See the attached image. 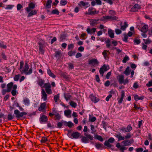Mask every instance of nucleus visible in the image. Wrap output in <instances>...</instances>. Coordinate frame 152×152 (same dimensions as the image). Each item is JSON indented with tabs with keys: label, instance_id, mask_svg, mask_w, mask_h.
I'll return each mask as SVG.
<instances>
[{
	"label": "nucleus",
	"instance_id": "obj_24",
	"mask_svg": "<svg viewBox=\"0 0 152 152\" xmlns=\"http://www.w3.org/2000/svg\"><path fill=\"white\" fill-rule=\"evenodd\" d=\"M117 78L118 80L119 83L120 84H122L123 83H124V77L123 75H119L117 76Z\"/></svg>",
	"mask_w": 152,
	"mask_h": 152
},
{
	"label": "nucleus",
	"instance_id": "obj_62",
	"mask_svg": "<svg viewBox=\"0 0 152 152\" xmlns=\"http://www.w3.org/2000/svg\"><path fill=\"white\" fill-rule=\"evenodd\" d=\"M74 47V45L72 43L68 45V50L72 49Z\"/></svg>",
	"mask_w": 152,
	"mask_h": 152
},
{
	"label": "nucleus",
	"instance_id": "obj_23",
	"mask_svg": "<svg viewBox=\"0 0 152 152\" xmlns=\"http://www.w3.org/2000/svg\"><path fill=\"white\" fill-rule=\"evenodd\" d=\"M122 24V22H121V23L120 24L121 26V29L123 31H125L126 30V28L128 27V25L126 22H124V25H123Z\"/></svg>",
	"mask_w": 152,
	"mask_h": 152
},
{
	"label": "nucleus",
	"instance_id": "obj_53",
	"mask_svg": "<svg viewBox=\"0 0 152 152\" xmlns=\"http://www.w3.org/2000/svg\"><path fill=\"white\" fill-rule=\"evenodd\" d=\"M57 127L56 126H55L59 129L61 128L63 126L62 121H61L60 122H58L57 124Z\"/></svg>",
	"mask_w": 152,
	"mask_h": 152
},
{
	"label": "nucleus",
	"instance_id": "obj_22",
	"mask_svg": "<svg viewBox=\"0 0 152 152\" xmlns=\"http://www.w3.org/2000/svg\"><path fill=\"white\" fill-rule=\"evenodd\" d=\"M44 80L42 79H38L37 81V83L38 85L42 88H43V86L44 84Z\"/></svg>",
	"mask_w": 152,
	"mask_h": 152
},
{
	"label": "nucleus",
	"instance_id": "obj_47",
	"mask_svg": "<svg viewBox=\"0 0 152 152\" xmlns=\"http://www.w3.org/2000/svg\"><path fill=\"white\" fill-rule=\"evenodd\" d=\"M48 140L47 138L46 137H42V139L40 140V142L42 143H45L48 141Z\"/></svg>",
	"mask_w": 152,
	"mask_h": 152
},
{
	"label": "nucleus",
	"instance_id": "obj_37",
	"mask_svg": "<svg viewBox=\"0 0 152 152\" xmlns=\"http://www.w3.org/2000/svg\"><path fill=\"white\" fill-rule=\"evenodd\" d=\"M108 33L109 37L111 38H113L114 37V33L112 30H109Z\"/></svg>",
	"mask_w": 152,
	"mask_h": 152
},
{
	"label": "nucleus",
	"instance_id": "obj_36",
	"mask_svg": "<svg viewBox=\"0 0 152 152\" xmlns=\"http://www.w3.org/2000/svg\"><path fill=\"white\" fill-rule=\"evenodd\" d=\"M130 71L131 70H129V67L128 66L127 67L123 73L126 75L127 76L129 75Z\"/></svg>",
	"mask_w": 152,
	"mask_h": 152
},
{
	"label": "nucleus",
	"instance_id": "obj_5",
	"mask_svg": "<svg viewBox=\"0 0 152 152\" xmlns=\"http://www.w3.org/2000/svg\"><path fill=\"white\" fill-rule=\"evenodd\" d=\"M115 141V140L114 138L111 137L109 138L107 140L105 141L104 143V145L105 146L107 147V148H111L113 147L114 145L110 144V143H113Z\"/></svg>",
	"mask_w": 152,
	"mask_h": 152
},
{
	"label": "nucleus",
	"instance_id": "obj_52",
	"mask_svg": "<svg viewBox=\"0 0 152 152\" xmlns=\"http://www.w3.org/2000/svg\"><path fill=\"white\" fill-rule=\"evenodd\" d=\"M59 94H57V95H55L54 96V101L56 102H58V100H59Z\"/></svg>",
	"mask_w": 152,
	"mask_h": 152
},
{
	"label": "nucleus",
	"instance_id": "obj_38",
	"mask_svg": "<svg viewBox=\"0 0 152 152\" xmlns=\"http://www.w3.org/2000/svg\"><path fill=\"white\" fill-rule=\"evenodd\" d=\"M54 56L56 58H60L61 56V53L60 51H57L55 52Z\"/></svg>",
	"mask_w": 152,
	"mask_h": 152
},
{
	"label": "nucleus",
	"instance_id": "obj_57",
	"mask_svg": "<svg viewBox=\"0 0 152 152\" xmlns=\"http://www.w3.org/2000/svg\"><path fill=\"white\" fill-rule=\"evenodd\" d=\"M68 65V67L69 69H74V64L72 63L69 62L67 64Z\"/></svg>",
	"mask_w": 152,
	"mask_h": 152
},
{
	"label": "nucleus",
	"instance_id": "obj_9",
	"mask_svg": "<svg viewBox=\"0 0 152 152\" xmlns=\"http://www.w3.org/2000/svg\"><path fill=\"white\" fill-rule=\"evenodd\" d=\"M48 120L47 117L45 115H42L39 118V122L41 124H44L46 123Z\"/></svg>",
	"mask_w": 152,
	"mask_h": 152
},
{
	"label": "nucleus",
	"instance_id": "obj_13",
	"mask_svg": "<svg viewBox=\"0 0 152 152\" xmlns=\"http://www.w3.org/2000/svg\"><path fill=\"white\" fill-rule=\"evenodd\" d=\"M103 18L105 20H116L118 19L117 17L114 15H107L104 16H103Z\"/></svg>",
	"mask_w": 152,
	"mask_h": 152
},
{
	"label": "nucleus",
	"instance_id": "obj_30",
	"mask_svg": "<svg viewBox=\"0 0 152 152\" xmlns=\"http://www.w3.org/2000/svg\"><path fill=\"white\" fill-rule=\"evenodd\" d=\"M52 0H48L45 5V7L46 9H49L51 7Z\"/></svg>",
	"mask_w": 152,
	"mask_h": 152
},
{
	"label": "nucleus",
	"instance_id": "obj_42",
	"mask_svg": "<svg viewBox=\"0 0 152 152\" xmlns=\"http://www.w3.org/2000/svg\"><path fill=\"white\" fill-rule=\"evenodd\" d=\"M64 113L65 115L68 117V116L71 114V111L70 110H65Z\"/></svg>",
	"mask_w": 152,
	"mask_h": 152
},
{
	"label": "nucleus",
	"instance_id": "obj_6",
	"mask_svg": "<svg viewBox=\"0 0 152 152\" xmlns=\"http://www.w3.org/2000/svg\"><path fill=\"white\" fill-rule=\"evenodd\" d=\"M110 69L109 65H106L105 64H104L100 69L99 70V72L100 74L103 76L104 75V72L107 71Z\"/></svg>",
	"mask_w": 152,
	"mask_h": 152
},
{
	"label": "nucleus",
	"instance_id": "obj_18",
	"mask_svg": "<svg viewBox=\"0 0 152 152\" xmlns=\"http://www.w3.org/2000/svg\"><path fill=\"white\" fill-rule=\"evenodd\" d=\"M109 51L106 50H104L102 52V54L105 59L109 58V57L108 56L109 55Z\"/></svg>",
	"mask_w": 152,
	"mask_h": 152
},
{
	"label": "nucleus",
	"instance_id": "obj_10",
	"mask_svg": "<svg viewBox=\"0 0 152 152\" xmlns=\"http://www.w3.org/2000/svg\"><path fill=\"white\" fill-rule=\"evenodd\" d=\"M99 20V19H92L90 21V24L92 26H96L99 23L98 21Z\"/></svg>",
	"mask_w": 152,
	"mask_h": 152
},
{
	"label": "nucleus",
	"instance_id": "obj_64",
	"mask_svg": "<svg viewBox=\"0 0 152 152\" xmlns=\"http://www.w3.org/2000/svg\"><path fill=\"white\" fill-rule=\"evenodd\" d=\"M105 42L106 43V47L107 48H109L111 45L110 44V40H109V39H108L107 41H105Z\"/></svg>",
	"mask_w": 152,
	"mask_h": 152
},
{
	"label": "nucleus",
	"instance_id": "obj_48",
	"mask_svg": "<svg viewBox=\"0 0 152 152\" xmlns=\"http://www.w3.org/2000/svg\"><path fill=\"white\" fill-rule=\"evenodd\" d=\"M90 126L91 127V129L92 131L91 133L93 134H94L95 132H96V131L95 129L94 126L92 125H91Z\"/></svg>",
	"mask_w": 152,
	"mask_h": 152
},
{
	"label": "nucleus",
	"instance_id": "obj_27",
	"mask_svg": "<svg viewBox=\"0 0 152 152\" xmlns=\"http://www.w3.org/2000/svg\"><path fill=\"white\" fill-rule=\"evenodd\" d=\"M46 103L45 102H43L41 104L38 110L39 111H41L45 109Z\"/></svg>",
	"mask_w": 152,
	"mask_h": 152
},
{
	"label": "nucleus",
	"instance_id": "obj_16",
	"mask_svg": "<svg viewBox=\"0 0 152 152\" xmlns=\"http://www.w3.org/2000/svg\"><path fill=\"white\" fill-rule=\"evenodd\" d=\"M121 97L120 99L118 98L117 99L118 100V104H121L123 102V99L125 96V93L124 91H121Z\"/></svg>",
	"mask_w": 152,
	"mask_h": 152
},
{
	"label": "nucleus",
	"instance_id": "obj_19",
	"mask_svg": "<svg viewBox=\"0 0 152 152\" xmlns=\"http://www.w3.org/2000/svg\"><path fill=\"white\" fill-rule=\"evenodd\" d=\"M99 63V62L97 59L93 58L92 59L89 60L88 61V64H89L93 65L94 64L95 65H97Z\"/></svg>",
	"mask_w": 152,
	"mask_h": 152
},
{
	"label": "nucleus",
	"instance_id": "obj_25",
	"mask_svg": "<svg viewBox=\"0 0 152 152\" xmlns=\"http://www.w3.org/2000/svg\"><path fill=\"white\" fill-rule=\"evenodd\" d=\"M47 72L49 76L50 77L55 78L56 77V76L53 72H52L51 70L49 68H48L47 69Z\"/></svg>",
	"mask_w": 152,
	"mask_h": 152
},
{
	"label": "nucleus",
	"instance_id": "obj_43",
	"mask_svg": "<svg viewBox=\"0 0 152 152\" xmlns=\"http://www.w3.org/2000/svg\"><path fill=\"white\" fill-rule=\"evenodd\" d=\"M124 38L123 39V41L125 42H128V36L127 34L125 33L124 34Z\"/></svg>",
	"mask_w": 152,
	"mask_h": 152
},
{
	"label": "nucleus",
	"instance_id": "obj_45",
	"mask_svg": "<svg viewBox=\"0 0 152 152\" xmlns=\"http://www.w3.org/2000/svg\"><path fill=\"white\" fill-rule=\"evenodd\" d=\"M70 105L73 107L75 108L77 106V103L72 101L70 102Z\"/></svg>",
	"mask_w": 152,
	"mask_h": 152
},
{
	"label": "nucleus",
	"instance_id": "obj_3",
	"mask_svg": "<svg viewBox=\"0 0 152 152\" xmlns=\"http://www.w3.org/2000/svg\"><path fill=\"white\" fill-rule=\"evenodd\" d=\"M114 136L118 139V141L124 140L125 139L128 140L131 137V135L130 133H127L125 137L122 136L120 132L118 134H115Z\"/></svg>",
	"mask_w": 152,
	"mask_h": 152
},
{
	"label": "nucleus",
	"instance_id": "obj_44",
	"mask_svg": "<svg viewBox=\"0 0 152 152\" xmlns=\"http://www.w3.org/2000/svg\"><path fill=\"white\" fill-rule=\"evenodd\" d=\"M51 13L53 14L58 15L59 14V12L58 10L56 8L52 10Z\"/></svg>",
	"mask_w": 152,
	"mask_h": 152
},
{
	"label": "nucleus",
	"instance_id": "obj_26",
	"mask_svg": "<svg viewBox=\"0 0 152 152\" xmlns=\"http://www.w3.org/2000/svg\"><path fill=\"white\" fill-rule=\"evenodd\" d=\"M13 83L11 82L8 83L7 85V92H9L11 91L12 90V88L13 86Z\"/></svg>",
	"mask_w": 152,
	"mask_h": 152
},
{
	"label": "nucleus",
	"instance_id": "obj_39",
	"mask_svg": "<svg viewBox=\"0 0 152 152\" xmlns=\"http://www.w3.org/2000/svg\"><path fill=\"white\" fill-rule=\"evenodd\" d=\"M95 138L96 139L98 140L101 142H102L104 140L103 138L101 136L97 134H96L95 135Z\"/></svg>",
	"mask_w": 152,
	"mask_h": 152
},
{
	"label": "nucleus",
	"instance_id": "obj_54",
	"mask_svg": "<svg viewBox=\"0 0 152 152\" xmlns=\"http://www.w3.org/2000/svg\"><path fill=\"white\" fill-rule=\"evenodd\" d=\"M44 46H39V51L42 54H44L45 50H44Z\"/></svg>",
	"mask_w": 152,
	"mask_h": 152
},
{
	"label": "nucleus",
	"instance_id": "obj_8",
	"mask_svg": "<svg viewBox=\"0 0 152 152\" xmlns=\"http://www.w3.org/2000/svg\"><path fill=\"white\" fill-rule=\"evenodd\" d=\"M132 129V127L131 125H128L126 128L122 127L120 129V131H122L124 133L129 132Z\"/></svg>",
	"mask_w": 152,
	"mask_h": 152
},
{
	"label": "nucleus",
	"instance_id": "obj_32",
	"mask_svg": "<svg viewBox=\"0 0 152 152\" xmlns=\"http://www.w3.org/2000/svg\"><path fill=\"white\" fill-rule=\"evenodd\" d=\"M37 13V11L36 10H32L28 13L27 17H30L33 15H36Z\"/></svg>",
	"mask_w": 152,
	"mask_h": 152
},
{
	"label": "nucleus",
	"instance_id": "obj_2",
	"mask_svg": "<svg viewBox=\"0 0 152 152\" xmlns=\"http://www.w3.org/2000/svg\"><path fill=\"white\" fill-rule=\"evenodd\" d=\"M123 140L121 142L123 145H121L119 142L117 143L116 145V147L121 152H124V151L127 149L128 148L126 147V146H129L134 142V140L132 138L129 140L126 139Z\"/></svg>",
	"mask_w": 152,
	"mask_h": 152
},
{
	"label": "nucleus",
	"instance_id": "obj_7",
	"mask_svg": "<svg viewBox=\"0 0 152 152\" xmlns=\"http://www.w3.org/2000/svg\"><path fill=\"white\" fill-rule=\"evenodd\" d=\"M99 13V11H96V9L93 7H90L88 10V12L87 14L92 15L97 14Z\"/></svg>",
	"mask_w": 152,
	"mask_h": 152
},
{
	"label": "nucleus",
	"instance_id": "obj_28",
	"mask_svg": "<svg viewBox=\"0 0 152 152\" xmlns=\"http://www.w3.org/2000/svg\"><path fill=\"white\" fill-rule=\"evenodd\" d=\"M106 3L109 4L110 5H112L113 4V2L114 3V2H115L116 3H117L118 2V0H102Z\"/></svg>",
	"mask_w": 152,
	"mask_h": 152
},
{
	"label": "nucleus",
	"instance_id": "obj_15",
	"mask_svg": "<svg viewBox=\"0 0 152 152\" xmlns=\"http://www.w3.org/2000/svg\"><path fill=\"white\" fill-rule=\"evenodd\" d=\"M35 7V4L33 2L30 3L28 5V7L26 8V10L27 12L31 11V9H33Z\"/></svg>",
	"mask_w": 152,
	"mask_h": 152
},
{
	"label": "nucleus",
	"instance_id": "obj_59",
	"mask_svg": "<svg viewBox=\"0 0 152 152\" xmlns=\"http://www.w3.org/2000/svg\"><path fill=\"white\" fill-rule=\"evenodd\" d=\"M45 90L46 93L48 94H50L52 93V92L51 89V88H45Z\"/></svg>",
	"mask_w": 152,
	"mask_h": 152
},
{
	"label": "nucleus",
	"instance_id": "obj_35",
	"mask_svg": "<svg viewBox=\"0 0 152 152\" xmlns=\"http://www.w3.org/2000/svg\"><path fill=\"white\" fill-rule=\"evenodd\" d=\"M54 115V119L55 120L59 121L61 119V115L58 113L55 114Z\"/></svg>",
	"mask_w": 152,
	"mask_h": 152
},
{
	"label": "nucleus",
	"instance_id": "obj_41",
	"mask_svg": "<svg viewBox=\"0 0 152 152\" xmlns=\"http://www.w3.org/2000/svg\"><path fill=\"white\" fill-rule=\"evenodd\" d=\"M51 85L49 82L44 83V86H43V88H51Z\"/></svg>",
	"mask_w": 152,
	"mask_h": 152
},
{
	"label": "nucleus",
	"instance_id": "obj_55",
	"mask_svg": "<svg viewBox=\"0 0 152 152\" xmlns=\"http://www.w3.org/2000/svg\"><path fill=\"white\" fill-rule=\"evenodd\" d=\"M14 118V116L10 113L7 115V120L8 121H11Z\"/></svg>",
	"mask_w": 152,
	"mask_h": 152
},
{
	"label": "nucleus",
	"instance_id": "obj_46",
	"mask_svg": "<svg viewBox=\"0 0 152 152\" xmlns=\"http://www.w3.org/2000/svg\"><path fill=\"white\" fill-rule=\"evenodd\" d=\"M66 36L64 34H61L60 36V42L62 41L63 40L65 39H66Z\"/></svg>",
	"mask_w": 152,
	"mask_h": 152
},
{
	"label": "nucleus",
	"instance_id": "obj_21",
	"mask_svg": "<svg viewBox=\"0 0 152 152\" xmlns=\"http://www.w3.org/2000/svg\"><path fill=\"white\" fill-rule=\"evenodd\" d=\"M141 31L143 33H146L148 31V25H144L140 29Z\"/></svg>",
	"mask_w": 152,
	"mask_h": 152
},
{
	"label": "nucleus",
	"instance_id": "obj_58",
	"mask_svg": "<svg viewBox=\"0 0 152 152\" xmlns=\"http://www.w3.org/2000/svg\"><path fill=\"white\" fill-rule=\"evenodd\" d=\"M0 47L1 48L5 49L7 48V46L6 45H4L3 42H0Z\"/></svg>",
	"mask_w": 152,
	"mask_h": 152
},
{
	"label": "nucleus",
	"instance_id": "obj_60",
	"mask_svg": "<svg viewBox=\"0 0 152 152\" xmlns=\"http://www.w3.org/2000/svg\"><path fill=\"white\" fill-rule=\"evenodd\" d=\"M67 1L66 0H61L60 3L62 6H65L67 4Z\"/></svg>",
	"mask_w": 152,
	"mask_h": 152
},
{
	"label": "nucleus",
	"instance_id": "obj_12",
	"mask_svg": "<svg viewBox=\"0 0 152 152\" xmlns=\"http://www.w3.org/2000/svg\"><path fill=\"white\" fill-rule=\"evenodd\" d=\"M141 8L140 5L138 4H136L131 8L130 11L132 12H135L137 11L138 10Z\"/></svg>",
	"mask_w": 152,
	"mask_h": 152
},
{
	"label": "nucleus",
	"instance_id": "obj_20",
	"mask_svg": "<svg viewBox=\"0 0 152 152\" xmlns=\"http://www.w3.org/2000/svg\"><path fill=\"white\" fill-rule=\"evenodd\" d=\"M41 93L42 98L43 99L44 101H46L47 99V95L44 89H42Z\"/></svg>",
	"mask_w": 152,
	"mask_h": 152
},
{
	"label": "nucleus",
	"instance_id": "obj_50",
	"mask_svg": "<svg viewBox=\"0 0 152 152\" xmlns=\"http://www.w3.org/2000/svg\"><path fill=\"white\" fill-rule=\"evenodd\" d=\"M134 44L138 45L140 43L141 41L140 39L136 38L134 40Z\"/></svg>",
	"mask_w": 152,
	"mask_h": 152
},
{
	"label": "nucleus",
	"instance_id": "obj_4",
	"mask_svg": "<svg viewBox=\"0 0 152 152\" xmlns=\"http://www.w3.org/2000/svg\"><path fill=\"white\" fill-rule=\"evenodd\" d=\"M14 114H15L16 117L17 118H20L22 117L25 119L26 117L24 116L27 114L26 112L24 111H23L20 112V111L18 109L15 110L14 111Z\"/></svg>",
	"mask_w": 152,
	"mask_h": 152
},
{
	"label": "nucleus",
	"instance_id": "obj_61",
	"mask_svg": "<svg viewBox=\"0 0 152 152\" xmlns=\"http://www.w3.org/2000/svg\"><path fill=\"white\" fill-rule=\"evenodd\" d=\"M1 56L2 58H3L4 60H7V56L4 53L2 52L1 54Z\"/></svg>",
	"mask_w": 152,
	"mask_h": 152
},
{
	"label": "nucleus",
	"instance_id": "obj_49",
	"mask_svg": "<svg viewBox=\"0 0 152 152\" xmlns=\"http://www.w3.org/2000/svg\"><path fill=\"white\" fill-rule=\"evenodd\" d=\"M76 52L75 51H72L71 50L68 52V55L69 56H72L75 55Z\"/></svg>",
	"mask_w": 152,
	"mask_h": 152
},
{
	"label": "nucleus",
	"instance_id": "obj_29",
	"mask_svg": "<svg viewBox=\"0 0 152 152\" xmlns=\"http://www.w3.org/2000/svg\"><path fill=\"white\" fill-rule=\"evenodd\" d=\"M57 113V110L56 109V108L53 107L52 109V113H49V115L50 116L51 118H53V116L55 114V113L56 114Z\"/></svg>",
	"mask_w": 152,
	"mask_h": 152
},
{
	"label": "nucleus",
	"instance_id": "obj_56",
	"mask_svg": "<svg viewBox=\"0 0 152 152\" xmlns=\"http://www.w3.org/2000/svg\"><path fill=\"white\" fill-rule=\"evenodd\" d=\"M129 60V57L127 55H125L123 60H122V62L123 63H126L127 62V61Z\"/></svg>",
	"mask_w": 152,
	"mask_h": 152
},
{
	"label": "nucleus",
	"instance_id": "obj_33",
	"mask_svg": "<svg viewBox=\"0 0 152 152\" xmlns=\"http://www.w3.org/2000/svg\"><path fill=\"white\" fill-rule=\"evenodd\" d=\"M64 97L66 100V101H68L70 99V98L72 97V96L69 93H64Z\"/></svg>",
	"mask_w": 152,
	"mask_h": 152
},
{
	"label": "nucleus",
	"instance_id": "obj_14",
	"mask_svg": "<svg viewBox=\"0 0 152 152\" xmlns=\"http://www.w3.org/2000/svg\"><path fill=\"white\" fill-rule=\"evenodd\" d=\"M61 76H62L65 80L67 81H70V78L67 73L65 72H63L61 73Z\"/></svg>",
	"mask_w": 152,
	"mask_h": 152
},
{
	"label": "nucleus",
	"instance_id": "obj_11",
	"mask_svg": "<svg viewBox=\"0 0 152 152\" xmlns=\"http://www.w3.org/2000/svg\"><path fill=\"white\" fill-rule=\"evenodd\" d=\"M89 97L92 102L94 103H96L99 101V98H97L95 96H94L93 94L89 95Z\"/></svg>",
	"mask_w": 152,
	"mask_h": 152
},
{
	"label": "nucleus",
	"instance_id": "obj_63",
	"mask_svg": "<svg viewBox=\"0 0 152 152\" xmlns=\"http://www.w3.org/2000/svg\"><path fill=\"white\" fill-rule=\"evenodd\" d=\"M20 77V74L15 75L14 77V80L15 81H18Z\"/></svg>",
	"mask_w": 152,
	"mask_h": 152
},
{
	"label": "nucleus",
	"instance_id": "obj_17",
	"mask_svg": "<svg viewBox=\"0 0 152 152\" xmlns=\"http://www.w3.org/2000/svg\"><path fill=\"white\" fill-rule=\"evenodd\" d=\"M95 146L97 149L102 150L105 148L103 145L102 144H101L99 142L96 143L95 144Z\"/></svg>",
	"mask_w": 152,
	"mask_h": 152
},
{
	"label": "nucleus",
	"instance_id": "obj_51",
	"mask_svg": "<svg viewBox=\"0 0 152 152\" xmlns=\"http://www.w3.org/2000/svg\"><path fill=\"white\" fill-rule=\"evenodd\" d=\"M102 126L103 128L105 130H106V127L108 125V123L104 121H102Z\"/></svg>",
	"mask_w": 152,
	"mask_h": 152
},
{
	"label": "nucleus",
	"instance_id": "obj_31",
	"mask_svg": "<svg viewBox=\"0 0 152 152\" xmlns=\"http://www.w3.org/2000/svg\"><path fill=\"white\" fill-rule=\"evenodd\" d=\"M29 69V66L28 64L27 63H26L24 66V68L23 70H22L21 72V73H24L25 74L26 72L28 71V69Z\"/></svg>",
	"mask_w": 152,
	"mask_h": 152
},
{
	"label": "nucleus",
	"instance_id": "obj_1",
	"mask_svg": "<svg viewBox=\"0 0 152 152\" xmlns=\"http://www.w3.org/2000/svg\"><path fill=\"white\" fill-rule=\"evenodd\" d=\"M67 135L71 138L78 139L80 137L82 138L81 139V142L85 143H88L89 142V140L92 141L94 139L93 136L89 134L84 133L85 136L81 135L78 132H73L71 134L72 130H68Z\"/></svg>",
	"mask_w": 152,
	"mask_h": 152
},
{
	"label": "nucleus",
	"instance_id": "obj_40",
	"mask_svg": "<svg viewBox=\"0 0 152 152\" xmlns=\"http://www.w3.org/2000/svg\"><path fill=\"white\" fill-rule=\"evenodd\" d=\"M23 102L24 104L28 106L30 104V101L28 98H26L23 100Z\"/></svg>",
	"mask_w": 152,
	"mask_h": 152
},
{
	"label": "nucleus",
	"instance_id": "obj_34",
	"mask_svg": "<svg viewBox=\"0 0 152 152\" xmlns=\"http://www.w3.org/2000/svg\"><path fill=\"white\" fill-rule=\"evenodd\" d=\"M96 30V28H93L91 29L89 28H87L86 31L88 33L90 34H92L93 33H95Z\"/></svg>",
	"mask_w": 152,
	"mask_h": 152
}]
</instances>
